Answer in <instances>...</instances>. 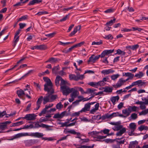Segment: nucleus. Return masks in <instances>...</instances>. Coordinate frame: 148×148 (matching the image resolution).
<instances>
[{
  "mask_svg": "<svg viewBox=\"0 0 148 148\" xmlns=\"http://www.w3.org/2000/svg\"><path fill=\"white\" fill-rule=\"evenodd\" d=\"M138 144V142L136 141L131 142L129 146V148H134Z\"/></svg>",
  "mask_w": 148,
  "mask_h": 148,
  "instance_id": "18",
  "label": "nucleus"
},
{
  "mask_svg": "<svg viewBox=\"0 0 148 148\" xmlns=\"http://www.w3.org/2000/svg\"><path fill=\"white\" fill-rule=\"evenodd\" d=\"M24 91H28V93L25 92V95L28 98L31 99V97L29 95L30 94V91H29L27 89V88L24 89Z\"/></svg>",
  "mask_w": 148,
  "mask_h": 148,
  "instance_id": "42",
  "label": "nucleus"
},
{
  "mask_svg": "<svg viewBox=\"0 0 148 148\" xmlns=\"http://www.w3.org/2000/svg\"><path fill=\"white\" fill-rule=\"evenodd\" d=\"M84 78V76L82 75L80 76L77 75L76 76L74 74H70L69 75V78L71 80H74L75 81H78L79 80H82Z\"/></svg>",
  "mask_w": 148,
  "mask_h": 148,
  "instance_id": "4",
  "label": "nucleus"
},
{
  "mask_svg": "<svg viewBox=\"0 0 148 148\" xmlns=\"http://www.w3.org/2000/svg\"><path fill=\"white\" fill-rule=\"evenodd\" d=\"M124 103L123 102H121L118 105L117 107L119 109H121L123 107Z\"/></svg>",
  "mask_w": 148,
  "mask_h": 148,
  "instance_id": "64",
  "label": "nucleus"
},
{
  "mask_svg": "<svg viewBox=\"0 0 148 148\" xmlns=\"http://www.w3.org/2000/svg\"><path fill=\"white\" fill-rule=\"evenodd\" d=\"M60 70V67L59 65L57 66H54L52 69V73L53 74H57L58 71Z\"/></svg>",
  "mask_w": 148,
  "mask_h": 148,
  "instance_id": "21",
  "label": "nucleus"
},
{
  "mask_svg": "<svg viewBox=\"0 0 148 148\" xmlns=\"http://www.w3.org/2000/svg\"><path fill=\"white\" fill-rule=\"evenodd\" d=\"M25 92H24V91L21 89L17 90L16 91V94L20 98H22V97L25 95Z\"/></svg>",
  "mask_w": 148,
  "mask_h": 148,
  "instance_id": "13",
  "label": "nucleus"
},
{
  "mask_svg": "<svg viewBox=\"0 0 148 148\" xmlns=\"http://www.w3.org/2000/svg\"><path fill=\"white\" fill-rule=\"evenodd\" d=\"M119 99V97L118 95L116 96H113L111 97L110 100L113 105L115 104L116 102Z\"/></svg>",
  "mask_w": 148,
  "mask_h": 148,
  "instance_id": "12",
  "label": "nucleus"
},
{
  "mask_svg": "<svg viewBox=\"0 0 148 148\" xmlns=\"http://www.w3.org/2000/svg\"><path fill=\"white\" fill-rule=\"evenodd\" d=\"M42 1V0H32L28 4V5H33L36 3H38Z\"/></svg>",
  "mask_w": 148,
  "mask_h": 148,
  "instance_id": "14",
  "label": "nucleus"
},
{
  "mask_svg": "<svg viewBox=\"0 0 148 148\" xmlns=\"http://www.w3.org/2000/svg\"><path fill=\"white\" fill-rule=\"evenodd\" d=\"M22 3L23 2H18L15 4L13 5V6L14 7H16L18 6H21L22 5Z\"/></svg>",
  "mask_w": 148,
  "mask_h": 148,
  "instance_id": "61",
  "label": "nucleus"
},
{
  "mask_svg": "<svg viewBox=\"0 0 148 148\" xmlns=\"http://www.w3.org/2000/svg\"><path fill=\"white\" fill-rule=\"evenodd\" d=\"M80 29V25H78L75 27L74 28L73 31L71 32V33L69 34V36H72L74 35L77 32V31L79 30Z\"/></svg>",
  "mask_w": 148,
  "mask_h": 148,
  "instance_id": "9",
  "label": "nucleus"
},
{
  "mask_svg": "<svg viewBox=\"0 0 148 148\" xmlns=\"http://www.w3.org/2000/svg\"><path fill=\"white\" fill-rule=\"evenodd\" d=\"M110 119V115L108 113L105 114L103 115L102 116H101L99 119H101L102 120H104L106 119Z\"/></svg>",
  "mask_w": 148,
  "mask_h": 148,
  "instance_id": "23",
  "label": "nucleus"
},
{
  "mask_svg": "<svg viewBox=\"0 0 148 148\" xmlns=\"http://www.w3.org/2000/svg\"><path fill=\"white\" fill-rule=\"evenodd\" d=\"M102 44V42L101 40L99 42H95V41L93 42L92 43V45H100Z\"/></svg>",
  "mask_w": 148,
  "mask_h": 148,
  "instance_id": "60",
  "label": "nucleus"
},
{
  "mask_svg": "<svg viewBox=\"0 0 148 148\" xmlns=\"http://www.w3.org/2000/svg\"><path fill=\"white\" fill-rule=\"evenodd\" d=\"M116 21V18H114L113 20H111L109 21L108 22H107L106 24V25H111L112 24L115 22Z\"/></svg>",
  "mask_w": 148,
  "mask_h": 148,
  "instance_id": "33",
  "label": "nucleus"
},
{
  "mask_svg": "<svg viewBox=\"0 0 148 148\" xmlns=\"http://www.w3.org/2000/svg\"><path fill=\"white\" fill-rule=\"evenodd\" d=\"M103 37L105 39L110 40L113 38V36L111 34H109L108 35H105Z\"/></svg>",
  "mask_w": 148,
  "mask_h": 148,
  "instance_id": "39",
  "label": "nucleus"
},
{
  "mask_svg": "<svg viewBox=\"0 0 148 148\" xmlns=\"http://www.w3.org/2000/svg\"><path fill=\"white\" fill-rule=\"evenodd\" d=\"M19 39V36H14L13 40V46L14 47L16 45L17 42L18 41Z\"/></svg>",
  "mask_w": 148,
  "mask_h": 148,
  "instance_id": "25",
  "label": "nucleus"
},
{
  "mask_svg": "<svg viewBox=\"0 0 148 148\" xmlns=\"http://www.w3.org/2000/svg\"><path fill=\"white\" fill-rule=\"evenodd\" d=\"M125 139L122 140L118 141V140L116 141V143L118 144L120 146L121 144H124L125 142Z\"/></svg>",
  "mask_w": 148,
  "mask_h": 148,
  "instance_id": "58",
  "label": "nucleus"
},
{
  "mask_svg": "<svg viewBox=\"0 0 148 148\" xmlns=\"http://www.w3.org/2000/svg\"><path fill=\"white\" fill-rule=\"evenodd\" d=\"M114 71H115L114 70H112V69H110L108 70H103L101 71V73L105 75L113 73Z\"/></svg>",
  "mask_w": 148,
  "mask_h": 148,
  "instance_id": "8",
  "label": "nucleus"
},
{
  "mask_svg": "<svg viewBox=\"0 0 148 148\" xmlns=\"http://www.w3.org/2000/svg\"><path fill=\"white\" fill-rule=\"evenodd\" d=\"M123 126L121 125H120L119 126H116V130H117V131H119L121 130V129H122L123 128Z\"/></svg>",
  "mask_w": 148,
  "mask_h": 148,
  "instance_id": "63",
  "label": "nucleus"
},
{
  "mask_svg": "<svg viewBox=\"0 0 148 148\" xmlns=\"http://www.w3.org/2000/svg\"><path fill=\"white\" fill-rule=\"evenodd\" d=\"M63 106V105L62 104L61 102H60L56 105V108L57 109H60L62 108Z\"/></svg>",
  "mask_w": 148,
  "mask_h": 148,
  "instance_id": "46",
  "label": "nucleus"
},
{
  "mask_svg": "<svg viewBox=\"0 0 148 148\" xmlns=\"http://www.w3.org/2000/svg\"><path fill=\"white\" fill-rule=\"evenodd\" d=\"M119 114V112H114L111 114L110 115V119L112 118L113 117L116 116H118V114Z\"/></svg>",
  "mask_w": 148,
  "mask_h": 148,
  "instance_id": "47",
  "label": "nucleus"
},
{
  "mask_svg": "<svg viewBox=\"0 0 148 148\" xmlns=\"http://www.w3.org/2000/svg\"><path fill=\"white\" fill-rule=\"evenodd\" d=\"M6 127V126L3 122L0 123V130L3 129Z\"/></svg>",
  "mask_w": 148,
  "mask_h": 148,
  "instance_id": "53",
  "label": "nucleus"
},
{
  "mask_svg": "<svg viewBox=\"0 0 148 148\" xmlns=\"http://www.w3.org/2000/svg\"><path fill=\"white\" fill-rule=\"evenodd\" d=\"M49 60L50 61V62L53 63L56 62L57 61V58L51 57L49 58Z\"/></svg>",
  "mask_w": 148,
  "mask_h": 148,
  "instance_id": "52",
  "label": "nucleus"
},
{
  "mask_svg": "<svg viewBox=\"0 0 148 148\" xmlns=\"http://www.w3.org/2000/svg\"><path fill=\"white\" fill-rule=\"evenodd\" d=\"M138 109V107H136L135 106H134L132 107L131 106V109L132 110V112H136L137 110V109Z\"/></svg>",
  "mask_w": 148,
  "mask_h": 148,
  "instance_id": "62",
  "label": "nucleus"
},
{
  "mask_svg": "<svg viewBox=\"0 0 148 148\" xmlns=\"http://www.w3.org/2000/svg\"><path fill=\"white\" fill-rule=\"evenodd\" d=\"M101 133L103 132L104 134H107L108 136V134L110 132V130L108 129H105L103 130H101Z\"/></svg>",
  "mask_w": 148,
  "mask_h": 148,
  "instance_id": "48",
  "label": "nucleus"
},
{
  "mask_svg": "<svg viewBox=\"0 0 148 148\" xmlns=\"http://www.w3.org/2000/svg\"><path fill=\"white\" fill-rule=\"evenodd\" d=\"M136 128V125L135 123H132L129 124V128L130 130L134 131Z\"/></svg>",
  "mask_w": 148,
  "mask_h": 148,
  "instance_id": "16",
  "label": "nucleus"
},
{
  "mask_svg": "<svg viewBox=\"0 0 148 148\" xmlns=\"http://www.w3.org/2000/svg\"><path fill=\"white\" fill-rule=\"evenodd\" d=\"M34 128V125L32 124H31L30 125H26L24 126L23 127V128L24 129H28V128H30L31 129Z\"/></svg>",
  "mask_w": 148,
  "mask_h": 148,
  "instance_id": "40",
  "label": "nucleus"
},
{
  "mask_svg": "<svg viewBox=\"0 0 148 148\" xmlns=\"http://www.w3.org/2000/svg\"><path fill=\"white\" fill-rule=\"evenodd\" d=\"M66 133H70L71 134H75L76 132L74 130H67L66 132Z\"/></svg>",
  "mask_w": 148,
  "mask_h": 148,
  "instance_id": "59",
  "label": "nucleus"
},
{
  "mask_svg": "<svg viewBox=\"0 0 148 148\" xmlns=\"http://www.w3.org/2000/svg\"><path fill=\"white\" fill-rule=\"evenodd\" d=\"M96 90L94 88H87L86 91L85 92V94H92L93 92H95V91Z\"/></svg>",
  "mask_w": 148,
  "mask_h": 148,
  "instance_id": "22",
  "label": "nucleus"
},
{
  "mask_svg": "<svg viewBox=\"0 0 148 148\" xmlns=\"http://www.w3.org/2000/svg\"><path fill=\"white\" fill-rule=\"evenodd\" d=\"M114 9L110 8L105 10L104 12L105 13H110L113 12L114 11Z\"/></svg>",
  "mask_w": 148,
  "mask_h": 148,
  "instance_id": "54",
  "label": "nucleus"
},
{
  "mask_svg": "<svg viewBox=\"0 0 148 148\" xmlns=\"http://www.w3.org/2000/svg\"><path fill=\"white\" fill-rule=\"evenodd\" d=\"M23 124V121L17 122L16 123H13L12 124V126H16L21 125Z\"/></svg>",
  "mask_w": 148,
  "mask_h": 148,
  "instance_id": "41",
  "label": "nucleus"
},
{
  "mask_svg": "<svg viewBox=\"0 0 148 148\" xmlns=\"http://www.w3.org/2000/svg\"><path fill=\"white\" fill-rule=\"evenodd\" d=\"M37 142V140L35 139H31L29 140L28 143L31 145H33Z\"/></svg>",
  "mask_w": 148,
  "mask_h": 148,
  "instance_id": "45",
  "label": "nucleus"
},
{
  "mask_svg": "<svg viewBox=\"0 0 148 148\" xmlns=\"http://www.w3.org/2000/svg\"><path fill=\"white\" fill-rule=\"evenodd\" d=\"M38 49L41 50H45L47 48V46L44 45H38Z\"/></svg>",
  "mask_w": 148,
  "mask_h": 148,
  "instance_id": "28",
  "label": "nucleus"
},
{
  "mask_svg": "<svg viewBox=\"0 0 148 148\" xmlns=\"http://www.w3.org/2000/svg\"><path fill=\"white\" fill-rule=\"evenodd\" d=\"M72 92V93L71 94V97H73L75 98H76L78 95L79 92L78 91L75 89Z\"/></svg>",
  "mask_w": 148,
  "mask_h": 148,
  "instance_id": "24",
  "label": "nucleus"
},
{
  "mask_svg": "<svg viewBox=\"0 0 148 148\" xmlns=\"http://www.w3.org/2000/svg\"><path fill=\"white\" fill-rule=\"evenodd\" d=\"M100 58L99 56H95L94 55H92L89 58L88 61V64H89L90 62L94 63L96 61L98 60Z\"/></svg>",
  "mask_w": 148,
  "mask_h": 148,
  "instance_id": "6",
  "label": "nucleus"
},
{
  "mask_svg": "<svg viewBox=\"0 0 148 148\" xmlns=\"http://www.w3.org/2000/svg\"><path fill=\"white\" fill-rule=\"evenodd\" d=\"M141 103H144L145 105H148V98L144 101H138L135 103L136 104H140Z\"/></svg>",
  "mask_w": 148,
  "mask_h": 148,
  "instance_id": "32",
  "label": "nucleus"
},
{
  "mask_svg": "<svg viewBox=\"0 0 148 148\" xmlns=\"http://www.w3.org/2000/svg\"><path fill=\"white\" fill-rule=\"evenodd\" d=\"M61 79L62 77L59 75H58L56 77L55 82V85L57 86H58L60 85V81H61Z\"/></svg>",
  "mask_w": 148,
  "mask_h": 148,
  "instance_id": "20",
  "label": "nucleus"
},
{
  "mask_svg": "<svg viewBox=\"0 0 148 148\" xmlns=\"http://www.w3.org/2000/svg\"><path fill=\"white\" fill-rule=\"evenodd\" d=\"M103 141L107 143H112L113 142V140L110 138H108L104 139L103 140Z\"/></svg>",
  "mask_w": 148,
  "mask_h": 148,
  "instance_id": "51",
  "label": "nucleus"
},
{
  "mask_svg": "<svg viewBox=\"0 0 148 148\" xmlns=\"http://www.w3.org/2000/svg\"><path fill=\"white\" fill-rule=\"evenodd\" d=\"M112 148H121L117 143L113 144L112 146Z\"/></svg>",
  "mask_w": 148,
  "mask_h": 148,
  "instance_id": "49",
  "label": "nucleus"
},
{
  "mask_svg": "<svg viewBox=\"0 0 148 148\" xmlns=\"http://www.w3.org/2000/svg\"><path fill=\"white\" fill-rule=\"evenodd\" d=\"M114 51V49H110V50H104L105 54L106 55H108L110 53H112Z\"/></svg>",
  "mask_w": 148,
  "mask_h": 148,
  "instance_id": "35",
  "label": "nucleus"
},
{
  "mask_svg": "<svg viewBox=\"0 0 148 148\" xmlns=\"http://www.w3.org/2000/svg\"><path fill=\"white\" fill-rule=\"evenodd\" d=\"M124 83L125 82L123 78H121L119 79L118 82L117 83L115 86H116L117 87H119L123 85ZM114 86H115V85L114 86Z\"/></svg>",
  "mask_w": 148,
  "mask_h": 148,
  "instance_id": "15",
  "label": "nucleus"
},
{
  "mask_svg": "<svg viewBox=\"0 0 148 148\" xmlns=\"http://www.w3.org/2000/svg\"><path fill=\"white\" fill-rule=\"evenodd\" d=\"M53 105V104H50L48 106L46 105L45 108H44L41 112L39 114V116H41L42 114H45L47 111V109L52 107Z\"/></svg>",
  "mask_w": 148,
  "mask_h": 148,
  "instance_id": "7",
  "label": "nucleus"
},
{
  "mask_svg": "<svg viewBox=\"0 0 148 148\" xmlns=\"http://www.w3.org/2000/svg\"><path fill=\"white\" fill-rule=\"evenodd\" d=\"M148 113V109H146L142 111L139 113V115H145Z\"/></svg>",
  "mask_w": 148,
  "mask_h": 148,
  "instance_id": "43",
  "label": "nucleus"
},
{
  "mask_svg": "<svg viewBox=\"0 0 148 148\" xmlns=\"http://www.w3.org/2000/svg\"><path fill=\"white\" fill-rule=\"evenodd\" d=\"M104 88V90L103 91V92H112V87H105Z\"/></svg>",
  "mask_w": 148,
  "mask_h": 148,
  "instance_id": "30",
  "label": "nucleus"
},
{
  "mask_svg": "<svg viewBox=\"0 0 148 148\" xmlns=\"http://www.w3.org/2000/svg\"><path fill=\"white\" fill-rule=\"evenodd\" d=\"M119 130V131L116 134V135L117 136H121L122 134L125 132L126 129L125 128L123 127L122 129Z\"/></svg>",
  "mask_w": 148,
  "mask_h": 148,
  "instance_id": "17",
  "label": "nucleus"
},
{
  "mask_svg": "<svg viewBox=\"0 0 148 148\" xmlns=\"http://www.w3.org/2000/svg\"><path fill=\"white\" fill-rule=\"evenodd\" d=\"M57 97L56 95H53L49 93H47L44 97L42 96H40L36 102L37 107L34 109L38 110L40 107V105L43 100V104H45L47 102H51L56 99Z\"/></svg>",
  "mask_w": 148,
  "mask_h": 148,
  "instance_id": "1",
  "label": "nucleus"
},
{
  "mask_svg": "<svg viewBox=\"0 0 148 148\" xmlns=\"http://www.w3.org/2000/svg\"><path fill=\"white\" fill-rule=\"evenodd\" d=\"M74 90V88H70L69 86L66 85H63V86L60 87L61 92H62L63 95L66 96L69 95Z\"/></svg>",
  "mask_w": 148,
  "mask_h": 148,
  "instance_id": "3",
  "label": "nucleus"
},
{
  "mask_svg": "<svg viewBox=\"0 0 148 148\" xmlns=\"http://www.w3.org/2000/svg\"><path fill=\"white\" fill-rule=\"evenodd\" d=\"M138 129L140 131H142L144 130H148V127L147 126L142 125H140V127L138 128Z\"/></svg>",
  "mask_w": 148,
  "mask_h": 148,
  "instance_id": "26",
  "label": "nucleus"
},
{
  "mask_svg": "<svg viewBox=\"0 0 148 148\" xmlns=\"http://www.w3.org/2000/svg\"><path fill=\"white\" fill-rule=\"evenodd\" d=\"M123 76H128V78H130V79H132L134 77V74H132L131 73L127 72L126 73H123Z\"/></svg>",
  "mask_w": 148,
  "mask_h": 148,
  "instance_id": "19",
  "label": "nucleus"
},
{
  "mask_svg": "<svg viewBox=\"0 0 148 148\" xmlns=\"http://www.w3.org/2000/svg\"><path fill=\"white\" fill-rule=\"evenodd\" d=\"M137 118V114L135 113H133L131 114L129 118H131L133 120H135Z\"/></svg>",
  "mask_w": 148,
  "mask_h": 148,
  "instance_id": "37",
  "label": "nucleus"
},
{
  "mask_svg": "<svg viewBox=\"0 0 148 148\" xmlns=\"http://www.w3.org/2000/svg\"><path fill=\"white\" fill-rule=\"evenodd\" d=\"M43 80L47 82L44 85L45 91L48 92V93L52 94L54 92L53 89L52 88L53 84L50 79L47 77H44Z\"/></svg>",
  "mask_w": 148,
  "mask_h": 148,
  "instance_id": "2",
  "label": "nucleus"
},
{
  "mask_svg": "<svg viewBox=\"0 0 148 148\" xmlns=\"http://www.w3.org/2000/svg\"><path fill=\"white\" fill-rule=\"evenodd\" d=\"M29 135L32 136H35L38 138H41L43 136V135L42 133L35 132V133H31L29 134Z\"/></svg>",
  "mask_w": 148,
  "mask_h": 148,
  "instance_id": "11",
  "label": "nucleus"
},
{
  "mask_svg": "<svg viewBox=\"0 0 148 148\" xmlns=\"http://www.w3.org/2000/svg\"><path fill=\"white\" fill-rule=\"evenodd\" d=\"M122 113L126 115L125 116V117L129 116L130 114V113L127 110V109L123 110H122Z\"/></svg>",
  "mask_w": 148,
  "mask_h": 148,
  "instance_id": "31",
  "label": "nucleus"
},
{
  "mask_svg": "<svg viewBox=\"0 0 148 148\" xmlns=\"http://www.w3.org/2000/svg\"><path fill=\"white\" fill-rule=\"evenodd\" d=\"M27 120H33L36 119V115L34 114H26Z\"/></svg>",
  "mask_w": 148,
  "mask_h": 148,
  "instance_id": "10",
  "label": "nucleus"
},
{
  "mask_svg": "<svg viewBox=\"0 0 148 148\" xmlns=\"http://www.w3.org/2000/svg\"><path fill=\"white\" fill-rule=\"evenodd\" d=\"M96 84L97 86H104L105 84V83L103 82V81H100L97 82H96Z\"/></svg>",
  "mask_w": 148,
  "mask_h": 148,
  "instance_id": "44",
  "label": "nucleus"
},
{
  "mask_svg": "<svg viewBox=\"0 0 148 148\" xmlns=\"http://www.w3.org/2000/svg\"><path fill=\"white\" fill-rule=\"evenodd\" d=\"M125 52L122 51L120 49H119L116 50V53L115 54V55L118 54V55H121L122 56H125Z\"/></svg>",
  "mask_w": 148,
  "mask_h": 148,
  "instance_id": "27",
  "label": "nucleus"
},
{
  "mask_svg": "<svg viewBox=\"0 0 148 148\" xmlns=\"http://www.w3.org/2000/svg\"><path fill=\"white\" fill-rule=\"evenodd\" d=\"M139 47V45L137 44L132 46V49L133 50H136Z\"/></svg>",
  "mask_w": 148,
  "mask_h": 148,
  "instance_id": "56",
  "label": "nucleus"
},
{
  "mask_svg": "<svg viewBox=\"0 0 148 148\" xmlns=\"http://www.w3.org/2000/svg\"><path fill=\"white\" fill-rule=\"evenodd\" d=\"M143 75V73L142 72L139 71L138 73L135 75V77H137L138 78H141Z\"/></svg>",
  "mask_w": 148,
  "mask_h": 148,
  "instance_id": "29",
  "label": "nucleus"
},
{
  "mask_svg": "<svg viewBox=\"0 0 148 148\" xmlns=\"http://www.w3.org/2000/svg\"><path fill=\"white\" fill-rule=\"evenodd\" d=\"M56 33L53 32V33H50L47 34L45 35L48 38H52L56 34Z\"/></svg>",
  "mask_w": 148,
  "mask_h": 148,
  "instance_id": "50",
  "label": "nucleus"
},
{
  "mask_svg": "<svg viewBox=\"0 0 148 148\" xmlns=\"http://www.w3.org/2000/svg\"><path fill=\"white\" fill-rule=\"evenodd\" d=\"M61 82L60 84V87L63 86V85H66L67 84V82L66 81H65L63 79L62 77V79L61 80Z\"/></svg>",
  "mask_w": 148,
  "mask_h": 148,
  "instance_id": "38",
  "label": "nucleus"
},
{
  "mask_svg": "<svg viewBox=\"0 0 148 148\" xmlns=\"http://www.w3.org/2000/svg\"><path fill=\"white\" fill-rule=\"evenodd\" d=\"M141 82V80H139L133 82L132 83V84L133 86H136V85H138V86H139V85L140 84Z\"/></svg>",
  "mask_w": 148,
  "mask_h": 148,
  "instance_id": "36",
  "label": "nucleus"
},
{
  "mask_svg": "<svg viewBox=\"0 0 148 148\" xmlns=\"http://www.w3.org/2000/svg\"><path fill=\"white\" fill-rule=\"evenodd\" d=\"M32 70H30L27 73L25 74L21 78L16 79L15 80H14L12 82H9V83H8L5 85H8L9 84H10L11 83H14L15 82H17L19 80H21L22 79H24V78L28 76L29 74L30 73L32 72Z\"/></svg>",
  "mask_w": 148,
  "mask_h": 148,
  "instance_id": "5",
  "label": "nucleus"
},
{
  "mask_svg": "<svg viewBox=\"0 0 148 148\" xmlns=\"http://www.w3.org/2000/svg\"><path fill=\"white\" fill-rule=\"evenodd\" d=\"M53 118L55 119L62 118L60 114H59V113L55 114Z\"/></svg>",
  "mask_w": 148,
  "mask_h": 148,
  "instance_id": "55",
  "label": "nucleus"
},
{
  "mask_svg": "<svg viewBox=\"0 0 148 148\" xmlns=\"http://www.w3.org/2000/svg\"><path fill=\"white\" fill-rule=\"evenodd\" d=\"M120 76V75L118 74H116L115 75H113L111 76V78L112 80H115L117 78Z\"/></svg>",
  "mask_w": 148,
  "mask_h": 148,
  "instance_id": "34",
  "label": "nucleus"
},
{
  "mask_svg": "<svg viewBox=\"0 0 148 148\" xmlns=\"http://www.w3.org/2000/svg\"><path fill=\"white\" fill-rule=\"evenodd\" d=\"M48 13V12L47 11H42L38 12L36 14L38 15H40L43 14H46Z\"/></svg>",
  "mask_w": 148,
  "mask_h": 148,
  "instance_id": "57",
  "label": "nucleus"
}]
</instances>
